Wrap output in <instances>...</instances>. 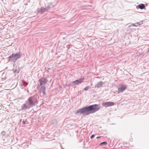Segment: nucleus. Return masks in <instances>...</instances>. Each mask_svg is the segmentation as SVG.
<instances>
[{
  "label": "nucleus",
  "mask_w": 149,
  "mask_h": 149,
  "mask_svg": "<svg viewBox=\"0 0 149 149\" xmlns=\"http://www.w3.org/2000/svg\"><path fill=\"white\" fill-rule=\"evenodd\" d=\"M47 82L46 78L44 79H40L39 80V82L40 83V85L42 86L45 84Z\"/></svg>",
  "instance_id": "423d86ee"
},
{
  "label": "nucleus",
  "mask_w": 149,
  "mask_h": 149,
  "mask_svg": "<svg viewBox=\"0 0 149 149\" xmlns=\"http://www.w3.org/2000/svg\"><path fill=\"white\" fill-rule=\"evenodd\" d=\"M84 79V77L81 78L75 81H72L71 83L74 85H78L81 84Z\"/></svg>",
  "instance_id": "20e7f679"
},
{
  "label": "nucleus",
  "mask_w": 149,
  "mask_h": 149,
  "mask_svg": "<svg viewBox=\"0 0 149 149\" xmlns=\"http://www.w3.org/2000/svg\"><path fill=\"white\" fill-rule=\"evenodd\" d=\"M27 92H29V90H27Z\"/></svg>",
  "instance_id": "a878e982"
},
{
  "label": "nucleus",
  "mask_w": 149,
  "mask_h": 149,
  "mask_svg": "<svg viewBox=\"0 0 149 149\" xmlns=\"http://www.w3.org/2000/svg\"><path fill=\"white\" fill-rule=\"evenodd\" d=\"M104 84V83L103 82H102V81L99 82L95 86V88H99L103 86Z\"/></svg>",
  "instance_id": "1a4fd4ad"
},
{
  "label": "nucleus",
  "mask_w": 149,
  "mask_h": 149,
  "mask_svg": "<svg viewBox=\"0 0 149 149\" xmlns=\"http://www.w3.org/2000/svg\"><path fill=\"white\" fill-rule=\"evenodd\" d=\"M30 107L26 104H24L21 106L22 110H25L27 109H29L30 108Z\"/></svg>",
  "instance_id": "0eeeda50"
},
{
  "label": "nucleus",
  "mask_w": 149,
  "mask_h": 149,
  "mask_svg": "<svg viewBox=\"0 0 149 149\" xmlns=\"http://www.w3.org/2000/svg\"><path fill=\"white\" fill-rule=\"evenodd\" d=\"M26 84L25 85H27L28 84L24 80H22V83L21 85H24V84Z\"/></svg>",
  "instance_id": "dca6fc26"
},
{
  "label": "nucleus",
  "mask_w": 149,
  "mask_h": 149,
  "mask_svg": "<svg viewBox=\"0 0 149 149\" xmlns=\"http://www.w3.org/2000/svg\"><path fill=\"white\" fill-rule=\"evenodd\" d=\"M143 21H141V22H137L136 24V25L137 26H140L142 24H143Z\"/></svg>",
  "instance_id": "2eb2a0df"
},
{
  "label": "nucleus",
  "mask_w": 149,
  "mask_h": 149,
  "mask_svg": "<svg viewBox=\"0 0 149 149\" xmlns=\"http://www.w3.org/2000/svg\"><path fill=\"white\" fill-rule=\"evenodd\" d=\"M14 72L16 73H18L19 72V71L17 70H15L14 71Z\"/></svg>",
  "instance_id": "412c9836"
},
{
  "label": "nucleus",
  "mask_w": 149,
  "mask_h": 149,
  "mask_svg": "<svg viewBox=\"0 0 149 149\" xmlns=\"http://www.w3.org/2000/svg\"><path fill=\"white\" fill-rule=\"evenodd\" d=\"M61 148L62 149H64V148H62V146H61Z\"/></svg>",
  "instance_id": "393cba45"
},
{
  "label": "nucleus",
  "mask_w": 149,
  "mask_h": 149,
  "mask_svg": "<svg viewBox=\"0 0 149 149\" xmlns=\"http://www.w3.org/2000/svg\"><path fill=\"white\" fill-rule=\"evenodd\" d=\"M26 84L25 83V84H24V85H23V86H26V85H25V84Z\"/></svg>",
  "instance_id": "b1692460"
},
{
  "label": "nucleus",
  "mask_w": 149,
  "mask_h": 149,
  "mask_svg": "<svg viewBox=\"0 0 149 149\" xmlns=\"http://www.w3.org/2000/svg\"><path fill=\"white\" fill-rule=\"evenodd\" d=\"M100 108V107L98 104L92 105L77 110L76 112V113L77 115L78 114H83L87 115L96 112L99 110Z\"/></svg>",
  "instance_id": "f257e3e1"
},
{
  "label": "nucleus",
  "mask_w": 149,
  "mask_h": 149,
  "mask_svg": "<svg viewBox=\"0 0 149 149\" xmlns=\"http://www.w3.org/2000/svg\"><path fill=\"white\" fill-rule=\"evenodd\" d=\"M35 96L29 97L28 99V102H26V104H28L30 107L34 106L36 104V101L34 99Z\"/></svg>",
  "instance_id": "7ed1b4c3"
},
{
  "label": "nucleus",
  "mask_w": 149,
  "mask_h": 149,
  "mask_svg": "<svg viewBox=\"0 0 149 149\" xmlns=\"http://www.w3.org/2000/svg\"><path fill=\"white\" fill-rule=\"evenodd\" d=\"M44 8L41 7L40 8L38 9V12L39 13L42 14L44 12Z\"/></svg>",
  "instance_id": "f8f14e48"
},
{
  "label": "nucleus",
  "mask_w": 149,
  "mask_h": 149,
  "mask_svg": "<svg viewBox=\"0 0 149 149\" xmlns=\"http://www.w3.org/2000/svg\"><path fill=\"white\" fill-rule=\"evenodd\" d=\"M90 88V86H88L86 87L84 89V90L85 91H87L88 90V89Z\"/></svg>",
  "instance_id": "f3484780"
},
{
  "label": "nucleus",
  "mask_w": 149,
  "mask_h": 149,
  "mask_svg": "<svg viewBox=\"0 0 149 149\" xmlns=\"http://www.w3.org/2000/svg\"><path fill=\"white\" fill-rule=\"evenodd\" d=\"M45 89V87L44 86H42L40 88V91L43 94V95H46Z\"/></svg>",
  "instance_id": "9d476101"
},
{
  "label": "nucleus",
  "mask_w": 149,
  "mask_h": 149,
  "mask_svg": "<svg viewBox=\"0 0 149 149\" xmlns=\"http://www.w3.org/2000/svg\"><path fill=\"white\" fill-rule=\"evenodd\" d=\"M139 7L141 9H143L145 8V6L143 4H141L138 5Z\"/></svg>",
  "instance_id": "ddd939ff"
},
{
  "label": "nucleus",
  "mask_w": 149,
  "mask_h": 149,
  "mask_svg": "<svg viewBox=\"0 0 149 149\" xmlns=\"http://www.w3.org/2000/svg\"><path fill=\"white\" fill-rule=\"evenodd\" d=\"M53 6L52 4H50L46 8H44V11L45 12L48 11V10L50 9V8L53 7Z\"/></svg>",
  "instance_id": "9b49d317"
},
{
  "label": "nucleus",
  "mask_w": 149,
  "mask_h": 149,
  "mask_svg": "<svg viewBox=\"0 0 149 149\" xmlns=\"http://www.w3.org/2000/svg\"><path fill=\"white\" fill-rule=\"evenodd\" d=\"M95 135H94V134H92V135L91 136V137H90V138H91V139H92L93 138V137H95Z\"/></svg>",
  "instance_id": "6ab92c4d"
},
{
  "label": "nucleus",
  "mask_w": 149,
  "mask_h": 149,
  "mask_svg": "<svg viewBox=\"0 0 149 149\" xmlns=\"http://www.w3.org/2000/svg\"><path fill=\"white\" fill-rule=\"evenodd\" d=\"M136 26L137 25H135L134 24H132L130 25V26Z\"/></svg>",
  "instance_id": "aec40b11"
},
{
  "label": "nucleus",
  "mask_w": 149,
  "mask_h": 149,
  "mask_svg": "<svg viewBox=\"0 0 149 149\" xmlns=\"http://www.w3.org/2000/svg\"><path fill=\"white\" fill-rule=\"evenodd\" d=\"M21 57V53L18 52L16 53H13L12 55L10 56L8 58V61H13L15 63L17 60Z\"/></svg>",
  "instance_id": "f03ea898"
},
{
  "label": "nucleus",
  "mask_w": 149,
  "mask_h": 149,
  "mask_svg": "<svg viewBox=\"0 0 149 149\" xmlns=\"http://www.w3.org/2000/svg\"><path fill=\"white\" fill-rule=\"evenodd\" d=\"M1 134L3 136H5L6 135L5 132L4 131H3L2 133Z\"/></svg>",
  "instance_id": "a211bd4d"
},
{
  "label": "nucleus",
  "mask_w": 149,
  "mask_h": 149,
  "mask_svg": "<svg viewBox=\"0 0 149 149\" xmlns=\"http://www.w3.org/2000/svg\"><path fill=\"white\" fill-rule=\"evenodd\" d=\"M22 123L23 124H25V122L24 121V120H23Z\"/></svg>",
  "instance_id": "4be33fe9"
},
{
  "label": "nucleus",
  "mask_w": 149,
  "mask_h": 149,
  "mask_svg": "<svg viewBox=\"0 0 149 149\" xmlns=\"http://www.w3.org/2000/svg\"><path fill=\"white\" fill-rule=\"evenodd\" d=\"M107 142L106 141H104L100 143V146H101L103 145H106L107 144Z\"/></svg>",
  "instance_id": "4468645a"
},
{
  "label": "nucleus",
  "mask_w": 149,
  "mask_h": 149,
  "mask_svg": "<svg viewBox=\"0 0 149 149\" xmlns=\"http://www.w3.org/2000/svg\"><path fill=\"white\" fill-rule=\"evenodd\" d=\"M100 136H98V137H97L96 138V139H99V138H100Z\"/></svg>",
  "instance_id": "5701e85b"
},
{
  "label": "nucleus",
  "mask_w": 149,
  "mask_h": 149,
  "mask_svg": "<svg viewBox=\"0 0 149 149\" xmlns=\"http://www.w3.org/2000/svg\"><path fill=\"white\" fill-rule=\"evenodd\" d=\"M103 105L106 107H111L114 105V103L112 102H108L102 103Z\"/></svg>",
  "instance_id": "39448f33"
},
{
  "label": "nucleus",
  "mask_w": 149,
  "mask_h": 149,
  "mask_svg": "<svg viewBox=\"0 0 149 149\" xmlns=\"http://www.w3.org/2000/svg\"><path fill=\"white\" fill-rule=\"evenodd\" d=\"M126 88V86H122L118 88L117 91L118 93H122L123 91Z\"/></svg>",
  "instance_id": "6e6552de"
}]
</instances>
